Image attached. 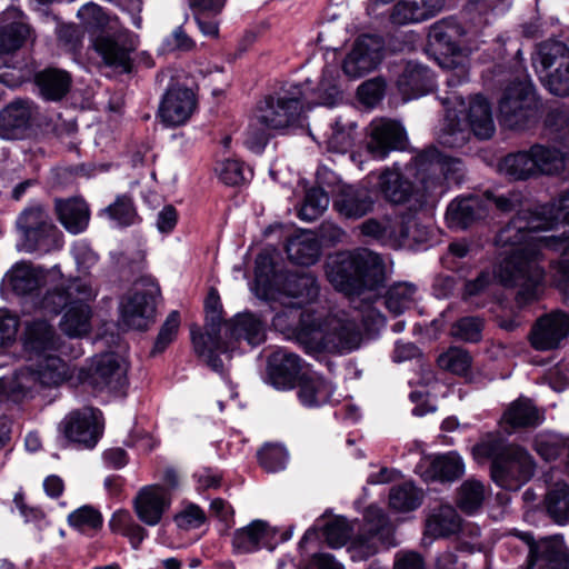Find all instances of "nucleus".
I'll list each match as a JSON object with an SVG mask.
<instances>
[{
    "mask_svg": "<svg viewBox=\"0 0 569 569\" xmlns=\"http://www.w3.org/2000/svg\"><path fill=\"white\" fill-rule=\"evenodd\" d=\"M569 211L563 200L556 206L522 209L496 237V244L505 248L506 257L495 270V277L503 287L518 288L516 302L523 307L539 299L545 273L538 263L542 249L561 252L552 260L550 274L553 283L563 293L569 288V237L567 230L560 234L539 236L540 230H551L559 221L566 223Z\"/></svg>",
    "mask_w": 569,
    "mask_h": 569,
    "instance_id": "1",
    "label": "nucleus"
},
{
    "mask_svg": "<svg viewBox=\"0 0 569 569\" xmlns=\"http://www.w3.org/2000/svg\"><path fill=\"white\" fill-rule=\"evenodd\" d=\"M269 302L282 306L272 318L273 328L295 339L309 355H341L360 347V327L346 311L339 310L322 316L309 311L300 312L302 306L287 299Z\"/></svg>",
    "mask_w": 569,
    "mask_h": 569,
    "instance_id": "2",
    "label": "nucleus"
},
{
    "mask_svg": "<svg viewBox=\"0 0 569 569\" xmlns=\"http://www.w3.org/2000/svg\"><path fill=\"white\" fill-rule=\"evenodd\" d=\"M308 94L301 84H292L260 101L246 131L244 144L261 153L273 134H284L303 124Z\"/></svg>",
    "mask_w": 569,
    "mask_h": 569,
    "instance_id": "3",
    "label": "nucleus"
},
{
    "mask_svg": "<svg viewBox=\"0 0 569 569\" xmlns=\"http://www.w3.org/2000/svg\"><path fill=\"white\" fill-rule=\"evenodd\" d=\"M326 274L336 290L348 297H360L383 283L385 266L379 254L361 248L331 257Z\"/></svg>",
    "mask_w": 569,
    "mask_h": 569,
    "instance_id": "4",
    "label": "nucleus"
},
{
    "mask_svg": "<svg viewBox=\"0 0 569 569\" xmlns=\"http://www.w3.org/2000/svg\"><path fill=\"white\" fill-rule=\"evenodd\" d=\"M253 291L266 301L287 299L303 306L318 298L320 288L311 272L277 271L271 257L262 252L256 258Z\"/></svg>",
    "mask_w": 569,
    "mask_h": 569,
    "instance_id": "5",
    "label": "nucleus"
},
{
    "mask_svg": "<svg viewBox=\"0 0 569 569\" xmlns=\"http://www.w3.org/2000/svg\"><path fill=\"white\" fill-rule=\"evenodd\" d=\"M72 372L66 361L52 353L34 356L30 363L11 377L0 378V402L4 399L19 402L39 385L58 387L70 379Z\"/></svg>",
    "mask_w": 569,
    "mask_h": 569,
    "instance_id": "6",
    "label": "nucleus"
},
{
    "mask_svg": "<svg viewBox=\"0 0 569 569\" xmlns=\"http://www.w3.org/2000/svg\"><path fill=\"white\" fill-rule=\"evenodd\" d=\"M478 456L490 458L492 480L507 490H518L535 472L531 456L522 448L507 445L501 438L492 437L476 446Z\"/></svg>",
    "mask_w": 569,
    "mask_h": 569,
    "instance_id": "7",
    "label": "nucleus"
},
{
    "mask_svg": "<svg viewBox=\"0 0 569 569\" xmlns=\"http://www.w3.org/2000/svg\"><path fill=\"white\" fill-rule=\"evenodd\" d=\"M545 136L548 143H535L530 147L538 178L558 176L566 169L569 116L565 110L553 109L547 114Z\"/></svg>",
    "mask_w": 569,
    "mask_h": 569,
    "instance_id": "8",
    "label": "nucleus"
},
{
    "mask_svg": "<svg viewBox=\"0 0 569 569\" xmlns=\"http://www.w3.org/2000/svg\"><path fill=\"white\" fill-rule=\"evenodd\" d=\"M159 298L160 287L152 278L143 277L136 281L133 288L120 300V326L132 330H147L156 320Z\"/></svg>",
    "mask_w": 569,
    "mask_h": 569,
    "instance_id": "9",
    "label": "nucleus"
},
{
    "mask_svg": "<svg viewBox=\"0 0 569 569\" xmlns=\"http://www.w3.org/2000/svg\"><path fill=\"white\" fill-rule=\"evenodd\" d=\"M21 233L20 249L31 253L49 252L62 247V233L54 226L49 212L40 204L26 208L17 219Z\"/></svg>",
    "mask_w": 569,
    "mask_h": 569,
    "instance_id": "10",
    "label": "nucleus"
},
{
    "mask_svg": "<svg viewBox=\"0 0 569 569\" xmlns=\"http://www.w3.org/2000/svg\"><path fill=\"white\" fill-rule=\"evenodd\" d=\"M536 94L529 81L512 82L499 104L502 123L510 129H523L536 113Z\"/></svg>",
    "mask_w": 569,
    "mask_h": 569,
    "instance_id": "11",
    "label": "nucleus"
},
{
    "mask_svg": "<svg viewBox=\"0 0 569 569\" xmlns=\"http://www.w3.org/2000/svg\"><path fill=\"white\" fill-rule=\"evenodd\" d=\"M59 429L68 441L92 449L103 433L102 412L92 407L73 410L62 419Z\"/></svg>",
    "mask_w": 569,
    "mask_h": 569,
    "instance_id": "12",
    "label": "nucleus"
},
{
    "mask_svg": "<svg viewBox=\"0 0 569 569\" xmlns=\"http://www.w3.org/2000/svg\"><path fill=\"white\" fill-rule=\"evenodd\" d=\"M362 531L351 541V549L360 559H367L379 551V545L390 548L397 545L393 527L378 508L370 507L365 516Z\"/></svg>",
    "mask_w": 569,
    "mask_h": 569,
    "instance_id": "13",
    "label": "nucleus"
},
{
    "mask_svg": "<svg viewBox=\"0 0 569 569\" xmlns=\"http://www.w3.org/2000/svg\"><path fill=\"white\" fill-rule=\"evenodd\" d=\"M224 337L219 336L221 348H214L213 356L219 353L233 352L239 348L241 341L254 347L262 343L266 339L264 322L252 312H242L236 315L224 323Z\"/></svg>",
    "mask_w": 569,
    "mask_h": 569,
    "instance_id": "14",
    "label": "nucleus"
},
{
    "mask_svg": "<svg viewBox=\"0 0 569 569\" xmlns=\"http://www.w3.org/2000/svg\"><path fill=\"white\" fill-rule=\"evenodd\" d=\"M218 303L219 297L214 292H211L206 301V331L200 332L196 327L191 328V339L196 352L206 359L212 370L222 373L223 362L219 357L213 356L214 348H221L219 345L221 317Z\"/></svg>",
    "mask_w": 569,
    "mask_h": 569,
    "instance_id": "15",
    "label": "nucleus"
},
{
    "mask_svg": "<svg viewBox=\"0 0 569 569\" xmlns=\"http://www.w3.org/2000/svg\"><path fill=\"white\" fill-rule=\"evenodd\" d=\"M461 169L462 163L459 159L443 154L435 147L419 153L413 162L407 167V171L416 172L417 179L427 190L440 181V176L447 180L455 179L452 176L459 173Z\"/></svg>",
    "mask_w": 569,
    "mask_h": 569,
    "instance_id": "16",
    "label": "nucleus"
},
{
    "mask_svg": "<svg viewBox=\"0 0 569 569\" xmlns=\"http://www.w3.org/2000/svg\"><path fill=\"white\" fill-rule=\"evenodd\" d=\"M417 227L412 217L385 216L381 219H368L360 229L365 236L373 237L391 248H400L409 244L410 240H417L412 229Z\"/></svg>",
    "mask_w": 569,
    "mask_h": 569,
    "instance_id": "17",
    "label": "nucleus"
},
{
    "mask_svg": "<svg viewBox=\"0 0 569 569\" xmlns=\"http://www.w3.org/2000/svg\"><path fill=\"white\" fill-rule=\"evenodd\" d=\"M87 382L99 391H119L127 385V365L124 360L107 352L96 356L88 370Z\"/></svg>",
    "mask_w": 569,
    "mask_h": 569,
    "instance_id": "18",
    "label": "nucleus"
},
{
    "mask_svg": "<svg viewBox=\"0 0 569 569\" xmlns=\"http://www.w3.org/2000/svg\"><path fill=\"white\" fill-rule=\"evenodd\" d=\"M367 151L375 158L382 160L391 151L403 149L407 134L403 127L396 120L387 118L373 119L368 127Z\"/></svg>",
    "mask_w": 569,
    "mask_h": 569,
    "instance_id": "19",
    "label": "nucleus"
},
{
    "mask_svg": "<svg viewBox=\"0 0 569 569\" xmlns=\"http://www.w3.org/2000/svg\"><path fill=\"white\" fill-rule=\"evenodd\" d=\"M138 44V36L126 30L98 38L96 49L108 67L120 73H129L132 70L131 53L137 50Z\"/></svg>",
    "mask_w": 569,
    "mask_h": 569,
    "instance_id": "20",
    "label": "nucleus"
},
{
    "mask_svg": "<svg viewBox=\"0 0 569 569\" xmlns=\"http://www.w3.org/2000/svg\"><path fill=\"white\" fill-rule=\"evenodd\" d=\"M455 28L446 22L435 23L429 31V42L446 57H452L453 71L446 82L449 88L457 87L468 80V71L462 60L467 53L453 41Z\"/></svg>",
    "mask_w": 569,
    "mask_h": 569,
    "instance_id": "21",
    "label": "nucleus"
},
{
    "mask_svg": "<svg viewBox=\"0 0 569 569\" xmlns=\"http://www.w3.org/2000/svg\"><path fill=\"white\" fill-rule=\"evenodd\" d=\"M382 44L371 36L359 37L346 56L342 70L350 79H358L373 71L381 62Z\"/></svg>",
    "mask_w": 569,
    "mask_h": 569,
    "instance_id": "22",
    "label": "nucleus"
},
{
    "mask_svg": "<svg viewBox=\"0 0 569 569\" xmlns=\"http://www.w3.org/2000/svg\"><path fill=\"white\" fill-rule=\"evenodd\" d=\"M197 108L192 90L186 87H172L163 96L159 106V117L168 127L184 124Z\"/></svg>",
    "mask_w": 569,
    "mask_h": 569,
    "instance_id": "23",
    "label": "nucleus"
},
{
    "mask_svg": "<svg viewBox=\"0 0 569 569\" xmlns=\"http://www.w3.org/2000/svg\"><path fill=\"white\" fill-rule=\"evenodd\" d=\"M569 332V317L563 312H551L540 317L530 332V343L539 351L552 350Z\"/></svg>",
    "mask_w": 569,
    "mask_h": 569,
    "instance_id": "24",
    "label": "nucleus"
},
{
    "mask_svg": "<svg viewBox=\"0 0 569 569\" xmlns=\"http://www.w3.org/2000/svg\"><path fill=\"white\" fill-rule=\"evenodd\" d=\"M442 104L446 107V116L443 124L438 134V142L448 148H461L469 140V130L462 126L459 113L463 110H457V106L463 107L462 96L456 91L450 92L447 97L441 98Z\"/></svg>",
    "mask_w": 569,
    "mask_h": 569,
    "instance_id": "25",
    "label": "nucleus"
},
{
    "mask_svg": "<svg viewBox=\"0 0 569 569\" xmlns=\"http://www.w3.org/2000/svg\"><path fill=\"white\" fill-rule=\"evenodd\" d=\"M169 506V491L158 485L143 487L134 499L136 513L147 526L158 525Z\"/></svg>",
    "mask_w": 569,
    "mask_h": 569,
    "instance_id": "26",
    "label": "nucleus"
},
{
    "mask_svg": "<svg viewBox=\"0 0 569 569\" xmlns=\"http://www.w3.org/2000/svg\"><path fill=\"white\" fill-rule=\"evenodd\" d=\"M301 371V359L286 349H278L268 357L267 372L271 385L280 390L293 388Z\"/></svg>",
    "mask_w": 569,
    "mask_h": 569,
    "instance_id": "27",
    "label": "nucleus"
},
{
    "mask_svg": "<svg viewBox=\"0 0 569 569\" xmlns=\"http://www.w3.org/2000/svg\"><path fill=\"white\" fill-rule=\"evenodd\" d=\"M373 199L368 189L342 186L336 193L333 209L347 219H360L373 209Z\"/></svg>",
    "mask_w": 569,
    "mask_h": 569,
    "instance_id": "28",
    "label": "nucleus"
},
{
    "mask_svg": "<svg viewBox=\"0 0 569 569\" xmlns=\"http://www.w3.org/2000/svg\"><path fill=\"white\" fill-rule=\"evenodd\" d=\"M33 116V106L28 100H14L0 111V137L19 139L23 137Z\"/></svg>",
    "mask_w": 569,
    "mask_h": 569,
    "instance_id": "29",
    "label": "nucleus"
},
{
    "mask_svg": "<svg viewBox=\"0 0 569 569\" xmlns=\"http://www.w3.org/2000/svg\"><path fill=\"white\" fill-rule=\"evenodd\" d=\"M23 347L34 356L50 353L60 350L61 338L46 320H32L26 325Z\"/></svg>",
    "mask_w": 569,
    "mask_h": 569,
    "instance_id": "30",
    "label": "nucleus"
},
{
    "mask_svg": "<svg viewBox=\"0 0 569 569\" xmlns=\"http://www.w3.org/2000/svg\"><path fill=\"white\" fill-rule=\"evenodd\" d=\"M465 107L466 104L462 107L463 112L461 114H465L463 119L469 132L471 131L481 140L490 139L496 131V126L488 100L478 94L470 99L467 110ZM456 108L457 110L461 109L459 106Z\"/></svg>",
    "mask_w": 569,
    "mask_h": 569,
    "instance_id": "31",
    "label": "nucleus"
},
{
    "mask_svg": "<svg viewBox=\"0 0 569 569\" xmlns=\"http://www.w3.org/2000/svg\"><path fill=\"white\" fill-rule=\"evenodd\" d=\"M488 206L478 196L457 198L452 200L446 212L450 228L466 229L477 220L486 217Z\"/></svg>",
    "mask_w": 569,
    "mask_h": 569,
    "instance_id": "32",
    "label": "nucleus"
},
{
    "mask_svg": "<svg viewBox=\"0 0 569 569\" xmlns=\"http://www.w3.org/2000/svg\"><path fill=\"white\" fill-rule=\"evenodd\" d=\"M93 309L84 301H71L59 321L60 330L69 338H83L92 330Z\"/></svg>",
    "mask_w": 569,
    "mask_h": 569,
    "instance_id": "33",
    "label": "nucleus"
},
{
    "mask_svg": "<svg viewBox=\"0 0 569 569\" xmlns=\"http://www.w3.org/2000/svg\"><path fill=\"white\" fill-rule=\"evenodd\" d=\"M43 281L44 273L42 269L21 261L6 273L2 286L18 296H26L37 290Z\"/></svg>",
    "mask_w": 569,
    "mask_h": 569,
    "instance_id": "34",
    "label": "nucleus"
},
{
    "mask_svg": "<svg viewBox=\"0 0 569 569\" xmlns=\"http://www.w3.org/2000/svg\"><path fill=\"white\" fill-rule=\"evenodd\" d=\"M443 3V0H400L393 7L391 20L398 24L421 22L440 12Z\"/></svg>",
    "mask_w": 569,
    "mask_h": 569,
    "instance_id": "35",
    "label": "nucleus"
},
{
    "mask_svg": "<svg viewBox=\"0 0 569 569\" xmlns=\"http://www.w3.org/2000/svg\"><path fill=\"white\" fill-rule=\"evenodd\" d=\"M378 188L388 201L396 204L407 202L413 193V183L403 177L397 164L379 174Z\"/></svg>",
    "mask_w": 569,
    "mask_h": 569,
    "instance_id": "36",
    "label": "nucleus"
},
{
    "mask_svg": "<svg viewBox=\"0 0 569 569\" xmlns=\"http://www.w3.org/2000/svg\"><path fill=\"white\" fill-rule=\"evenodd\" d=\"M56 211L59 221L70 233H81L87 229L89 224V207L86 201L80 198L57 200Z\"/></svg>",
    "mask_w": 569,
    "mask_h": 569,
    "instance_id": "37",
    "label": "nucleus"
},
{
    "mask_svg": "<svg viewBox=\"0 0 569 569\" xmlns=\"http://www.w3.org/2000/svg\"><path fill=\"white\" fill-rule=\"evenodd\" d=\"M398 84L402 93L411 99L432 90L435 81L432 72L427 67L410 61L400 76Z\"/></svg>",
    "mask_w": 569,
    "mask_h": 569,
    "instance_id": "38",
    "label": "nucleus"
},
{
    "mask_svg": "<svg viewBox=\"0 0 569 569\" xmlns=\"http://www.w3.org/2000/svg\"><path fill=\"white\" fill-rule=\"evenodd\" d=\"M498 169L502 174L515 181L538 178L531 148L508 153L500 160Z\"/></svg>",
    "mask_w": 569,
    "mask_h": 569,
    "instance_id": "39",
    "label": "nucleus"
},
{
    "mask_svg": "<svg viewBox=\"0 0 569 569\" xmlns=\"http://www.w3.org/2000/svg\"><path fill=\"white\" fill-rule=\"evenodd\" d=\"M286 251L292 262L310 266L320 257V244L312 232L303 231L289 238Z\"/></svg>",
    "mask_w": 569,
    "mask_h": 569,
    "instance_id": "40",
    "label": "nucleus"
},
{
    "mask_svg": "<svg viewBox=\"0 0 569 569\" xmlns=\"http://www.w3.org/2000/svg\"><path fill=\"white\" fill-rule=\"evenodd\" d=\"M503 420L512 428L537 427L545 420V412L530 399L520 397L503 413Z\"/></svg>",
    "mask_w": 569,
    "mask_h": 569,
    "instance_id": "41",
    "label": "nucleus"
},
{
    "mask_svg": "<svg viewBox=\"0 0 569 569\" xmlns=\"http://www.w3.org/2000/svg\"><path fill=\"white\" fill-rule=\"evenodd\" d=\"M270 529L261 520H254L247 527L234 531L232 537L233 551L239 555L258 550L261 546H268L267 538Z\"/></svg>",
    "mask_w": 569,
    "mask_h": 569,
    "instance_id": "42",
    "label": "nucleus"
},
{
    "mask_svg": "<svg viewBox=\"0 0 569 569\" xmlns=\"http://www.w3.org/2000/svg\"><path fill=\"white\" fill-rule=\"evenodd\" d=\"M36 83L44 99L60 100L70 89L71 77L63 70L48 68L36 74Z\"/></svg>",
    "mask_w": 569,
    "mask_h": 569,
    "instance_id": "43",
    "label": "nucleus"
},
{
    "mask_svg": "<svg viewBox=\"0 0 569 569\" xmlns=\"http://www.w3.org/2000/svg\"><path fill=\"white\" fill-rule=\"evenodd\" d=\"M461 519L450 505L433 509L427 519L426 531L435 538L448 537L460 530Z\"/></svg>",
    "mask_w": 569,
    "mask_h": 569,
    "instance_id": "44",
    "label": "nucleus"
},
{
    "mask_svg": "<svg viewBox=\"0 0 569 569\" xmlns=\"http://www.w3.org/2000/svg\"><path fill=\"white\" fill-rule=\"evenodd\" d=\"M333 387L321 377H303L299 383L298 397L303 406L318 407L328 402Z\"/></svg>",
    "mask_w": 569,
    "mask_h": 569,
    "instance_id": "45",
    "label": "nucleus"
},
{
    "mask_svg": "<svg viewBox=\"0 0 569 569\" xmlns=\"http://www.w3.org/2000/svg\"><path fill=\"white\" fill-rule=\"evenodd\" d=\"M487 491L485 485L477 479H467L457 493V506L467 515L477 513L485 502Z\"/></svg>",
    "mask_w": 569,
    "mask_h": 569,
    "instance_id": "46",
    "label": "nucleus"
},
{
    "mask_svg": "<svg viewBox=\"0 0 569 569\" xmlns=\"http://www.w3.org/2000/svg\"><path fill=\"white\" fill-rule=\"evenodd\" d=\"M428 472L432 479L455 481L465 473L462 458L455 451L437 456L430 462Z\"/></svg>",
    "mask_w": 569,
    "mask_h": 569,
    "instance_id": "47",
    "label": "nucleus"
},
{
    "mask_svg": "<svg viewBox=\"0 0 569 569\" xmlns=\"http://www.w3.org/2000/svg\"><path fill=\"white\" fill-rule=\"evenodd\" d=\"M416 301L417 287L409 282H398L388 290L385 303L390 312L398 316L415 306Z\"/></svg>",
    "mask_w": 569,
    "mask_h": 569,
    "instance_id": "48",
    "label": "nucleus"
},
{
    "mask_svg": "<svg viewBox=\"0 0 569 569\" xmlns=\"http://www.w3.org/2000/svg\"><path fill=\"white\" fill-rule=\"evenodd\" d=\"M68 523L82 533L91 535L102 528L103 517L98 509L86 505L68 516Z\"/></svg>",
    "mask_w": 569,
    "mask_h": 569,
    "instance_id": "49",
    "label": "nucleus"
},
{
    "mask_svg": "<svg viewBox=\"0 0 569 569\" xmlns=\"http://www.w3.org/2000/svg\"><path fill=\"white\" fill-rule=\"evenodd\" d=\"M549 515L558 523H567L569 520V490L567 483H557L546 497Z\"/></svg>",
    "mask_w": 569,
    "mask_h": 569,
    "instance_id": "50",
    "label": "nucleus"
},
{
    "mask_svg": "<svg viewBox=\"0 0 569 569\" xmlns=\"http://www.w3.org/2000/svg\"><path fill=\"white\" fill-rule=\"evenodd\" d=\"M422 501V493L411 483H403L390 490V507L398 511H410L418 508Z\"/></svg>",
    "mask_w": 569,
    "mask_h": 569,
    "instance_id": "51",
    "label": "nucleus"
},
{
    "mask_svg": "<svg viewBox=\"0 0 569 569\" xmlns=\"http://www.w3.org/2000/svg\"><path fill=\"white\" fill-rule=\"evenodd\" d=\"M329 202L327 192L321 188H311L306 193L299 217L305 221H313L327 210Z\"/></svg>",
    "mask_w": 569,
    "mask_h": 569,
    "instance_id": "52",
    "label": "nucleus"
},
{
    "mask_svg": "<svg viewBox=\"0 0 569 569\" xmlns=\"http://www.w3.org/2000/svg\"><path fill=\"white\" fill-rule=\"evenodd\" d=\"M483 320L480 317H463L451 326V336L465 342H479L482 338Z\"/></svg>",
    "mask_w": 569,
    "mask_h": 569,
    "instance_id": "53",
    "label": "nucleus"
},
{
    "mask_svg": "<svg viewBox=\"0 0 569 569\" xmlns=\"http://www.w3.org/2000/svg\"><path fill=\"white\" fill-rule=\"evenodd\" d=\"M441 369L455 375H466L471 366V357L468 351L460 348H450L438 357Z\"/></svg>",
    "mask_w": 569,
    "mask_h": 569,
    "instance_id": "54",
    "label": "nucleus"
},
{
    "mask_svg": "<svg viewBox=\"0 0 569 569\" xmlns=\"http://www.w3.org/2000/svg\"><path fill=\"white\" fill-rule=\"evenodd\" d=\"M530 557L535 560H546L549 563H559L563 557V540L549 538L530 545Z\"/></svg>",
    "mask_w": 569,
    "mask_h": 569,
    "instance_id": "55",
    "label": "nucleus"
},
{
    "mask_svg": "<svg viewBox=\"0 0 569 569\" xmlns=\"http://www.w3.org/2000/svg\"><path fill=\"white\" fill-rule=\"evenodd\" d=\"M258 459L263 469L269 472L282 470L288 461V452L281 445H264L258 452Z\"/></svg>",
    "mask_w": 569,
    "mask_h": 569,
    "instance_id": "56",
    "label": "nucleus"
},
{
    "mask_svg": "<svg viewBox=\"0 0 569 569\" xmlns=\"http://www.w3.org/2000/svg\"><path fill=\"white\" fill-rule=\"evenodd\" d=\"M30 27L24 22H13L3 28L0 33V48L4 51H13L20 48L30 37Z\"/></svg>",
    "mask_w": 569,
    "mask_h": 569,
    "instance_id": "57",
    "label": "nucleus"
},
{
    "mask_svg": "<svg viewBox=\"0 0 569 569\" xmlns=\"http://www.w3.org/2000/svg\"><path fill=\"white\" fill-rule=\"evenodd\" d=\"M352 533V529L342 517H337L327 522L323 528V536L331 548H340L347 543Z\"/></svg>",
    "mask_w": 569,
    "mask_h": 569,
    "instance_id": "58",
    "label": "nucleus"
},
{
    "mask_svg": "<svg viewBox=\"0 0 569 569\" xmlns=\"http://www.w3.org/2000/svg\"><path fill=\"white\" fill-rule=\"evenodd\" d=\"M251 170L239 160H226L219 167L220 179L229 186H238L248 180Z\"/></svg>",
    "mask_w": 569,
    "mask_h": 569,
    "instance_id": "59",
    "label": "nucleus"
},
{
    "mask_svg": "<svg viewBox=\"0 0 569 569\" xmlns=\"http://www.w3.org/2000/svg\"><path fill=\"white\" fill-rule=\"evenodd\" d=\"M545 87L558 97L569 94V62H560L559 68L543 78Z\"/></svg>",
    "mask_w": 569,
    "mask_h": 569,
    "instance_id": "60",
    "label": "nucleus"
},
{
    "mask_svg": "<svg viewBox=\"0 0 569 569\" xmlns=\"http://www.w3.org/2000/svg\"><path fill=\"white\" fill-rule=\"evenodd\" d=\"M180 326V315L178 311H171L160 328L156 339L152 353L162 352L176 338Z\"/></svg>",
    "mask_w": 569,
    "mask_h": 569,
    "instance_id": "61",
    "label": "nucleus"
},
{
    "mask_svg": "<svg viewBox=\"0 0 569 569\" xmlns=\"http://www.w3.org/2000/svg\"><path fill=\"white\" fill-rule=\"evenodd\" d=\"M119 226H130L134 222L136 211L128 197H119L114 203L103 210Z\"/></svg>",
    "mask_w": 569,
    "mask_h": 569,
    "instance_id": "62",
    "label": "nucleus"
},
{
    "mask_svg": "<svg viewBox=\"0 0 569 569\" xmlns=\"http://www.w3.org/2000/svg\"><path fill=\"white\" fill-rule=\"evenodd\" d=\"M71 301H84L90 305L98 296V288L90 279L73 278L64 287Z\"/></svg>",
    "mask_w": 569,
    "mask_h": 569,
    "instance_id": "63",
    "label": "nucleus"
},
{
    "mask_svg": "<svg viewBox=\"0 0 569 569\" xmlns=\"http://www.w3.org/2000/svg\"><path fill=\"white\" fill-rule=\"evenodd\" d=\"M567 47L565 43L556 40H549L539 46L536 61H538L543 70L552 67L558 59L566 60Z\"/></svg>",
    "mask_w": 569,
    "mask_h": 569,
    "instance_id": "64",
    "label": "nucleus"
}]
</instances>
